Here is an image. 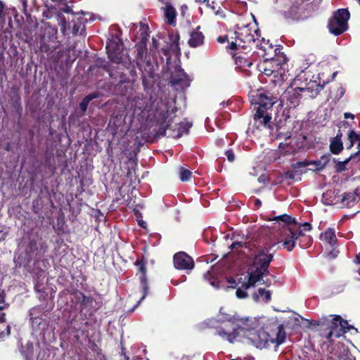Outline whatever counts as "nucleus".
<instances>
[{
    "mask_svg": "<svg viewBox=\"0 0 360 360\" xmlns=\"http://www.w3.org/2000/svg\"><path fill=\"white\" fill-rule=\"evenodd\" d=\"M252 298L255 302H268L271 300V292L264 288H259L252 295Z\"/></svg>",
    "mask_w": 360,
    "mask_h": 360,
    "instance_id": "23",
    "label": "nucleus"
},
{
    "mask_svg": "<svg viewBox=\"0 0 360 360\" xmlns=\"http://www.w3.org/2000/svg\"><path fill=\"white\" fill-rule=\"evenodd\" d=\"M35 290L38 292L42 291L43 288L41 287V285L39 284V283H37L35 284Z\"/></svg>",
    "mask_w": 360,
    "mask_h": 360,
    "instance_id": "56",
    "label": "nucleus"
},
{
    "mask_svg": "<svg viewBox=\"0 0 360 360\" xmlns=\"http://www.w3.org/2000/svg\"><path fill=\"white\" fill-rule=\"evenodd\" d=\"M354 198H355V197L354 196L353 194L348 193V194H346L345 195H344V197L342 198V202H344L345 201H346L347 200H350V199L354 200Z\"/></svg>",
    "mask_w": 360,
    "mask_h": 360,
    "instance_id": "48",
    "label": "nucleus"
},
{
    "mask_svg": "<svg viewBox=\"0 0 360 360\" xmlns=\"http://www.w3.org/2000/svg\"><path fill=\"white\" fill-rule=\"evenodd\" d=\"M273 257L274 253H269L268 248L257 249L248 274L238 278L237 281L232 278H227V283L229 284L227 288L244 287L245 289H248L260 282L263 276L269 273L268 268Z\"/></svg>",
    "mask_w": 360,
    "mask_h": 360,
    "instance_id": "2",
    "label": "nucleus"
},
{
    "mask_svg": "<svg viewBox=\"0 0 360 360\" xmlns=\"http://www.w3.org/2000/svg\"><path fill=\"white\" fill-rule=\"evenodd\" d=\"M171 112H169L167 105L161 103L155 111V117L157 120L158 124L160 125V134L162 136L166 135V131L171 125L172 122Z\"/></svg>",
    "mask_w": 360,
    "mask_h": 360,
    "instance_id": "11",
    "label": "nucleus"
},
{
    "mask_svg": "<svg viewBox=\"0 0 360 360\" xmlns=\"http://www.w3.org/2000/svg\"><path fill=\"white\" fill-rule=\"evenodd\" d=\"M344 117L345 119H348V118L354 119V115L353 114L350 113V112H345L344 114Z\"/></svg>",
    "mask_w": 360,
    "mask_h": 360,
    "instance_id": "54",
    "label": "nucleus"
},
{
    "mask_svg": "<svg viewBox=\"0 0 360 360\" xmlns=\"http://www.w3.org/2000/svg\"><path fill=\"white\" fill-rule=\"evenodd\" d=\"M330 194V192H326V193H323V200L324 201V202L327 205H330L332 203V201L330 202H328V199H327V196L329 195Z\"/></svg>",
    "mask_w": 360,
    "mask_h": 360,
    "instance_id": "49",
    "label": "nucleus"
},
{
    "mask_svg": "<svg viewBox=\"0 0 360 360\" xmlns=\"http://www.w3.org/2000/svg\"><path fill=\"white\" fill-rule=\"evenodd\" d=\"M281 226L276 236L278 242L272 245L271 248H267L269 250L277 244L282 243V246L288 252H291L295 246L296 240L299 236H302V230H296L295 226L296 224L295 219L288 214H281L273 218ZM272 253L274 254V252Z\"/></svg>",
    "mask_w": 360,
    "mask_h": 360,
    "instance_id": "3",
    "label": "nucleus"
},
{
    "mask_svg": "<svg viewBox=\"0 0 360 360\" xmlns=\"http://www.w3.org/2000/svg\"><path fill=\"white\" fill-rule=\"evenodd\" d=\"M6 326H8V324H6V323H4L2 325H1V330L6 331Z\"/></svg>",
    "mask_w": 360,
    "mask_h": 360,
    "instance_id": "63",
    "label": "nucleus"
},
{
    "mask_svg": "<svg viewBox=\"0 0 360 360\" xmlns=\"http://www.w3.org/2000/svg\"><path fill=\"white\" fill-rule=\"evenodd\" d=\"M152 44L153 48L156 49L158 47V40L155 37L152 39Z\"/></svg>",
    "mask_w": 360,
    "mask_h": 360,
    "instance_id": "55",
    "label": "nucleus"
},
{
    "mask_svg": "<svg viewBox=\"0 0 360 360\" xmlns=\"http://www.w3.org/2000/svg\"><path fill=\"white\" fill-rule=\"evenodd\" d=\"M191 124L188 122H181L176 126V129H172V133L170 136L174 138H179L183 134H187Z\"/></svg>",
    "mask_w": 360,
    "mask_h": 360,
    "instance_id": "22",
    "label": "nucleus"
},
{
    "mask_svg": "<svg viewBox=\"0 0 360 360\" xmlns=\"http://www.w3.org/2000/svg\"><path fill=\"white\" fill-rule=\"evenodd\" d=\"M330 151L333 154L340 153L343 149L342 143L340 141V139H338L337 138L333 139L330 143Z\"/></svg>",
    "mask_w": 360,
    "mask_h": 360,
    "instance_id": "30",
    "label": "nucleus"
},
{
    "mask_svg": "<svg viewBox=\"0 0 360 360\" xmlns=\"http://www.w3.org/2000/svg\"><path fill=\"white\" fill-rule=\"evenodd\" d=\"M136 264L139 266V270L142 273L140 277V281L143 294L141 299L137 302L136 304L131 309V311H134V309L141 304V302L145 299V297L148 293V286L146 283V268L144 266V264L141 262H136Z\"/></svg>",
    "mask_w": 360,
    "mask_h": 360,
    "instance_id": "18",
    "label": "nucleus"
},
{
    "mask_svg": "<svg viewBox=\"0 0 360 360\" xmlns=\"http://www.w3.org/2000/svg\"><path fill=\"white\" fill-rule=\"evenodd\" d=\"M236 288V295L238 298L244 299L248 297L247 289H245L244 287H238Z\"/></svg>",
    "mask_w": 360,
    "mask_h": 360,
    "instance_id": "37",
    "label": "nucleus"
},
{
    "mask_svg": "<svg viewBox=\"0 0 360 360\" xmlns=\"http://www.w3.org/2000/svg\"><path fill=\"white\" fill-rule=\"evenodd\" d=\"M356 262L360 264V252L356 257Z\"/></svg>",
    "mask_w": 360,
    "mask_h": 360,
    "instance_id": "61",
    "label": "nucleus"
},
{
    "mask_svg": "<svg viewBox=\"0 0 360 360\" xmlns=\"http://www.w3.org/2000/svg\"><path fill=\"white\" fill-rule=\"evenodd\" d=\"M302 227H303V229L305 231H309L311 229V224L309 223H307V222H305L302 224Z\"/></svg>",
    "mask_w": 360,
    "mask_h": 360,
    "instance_id": "51",
    "label": "nucleus"
},
{
    "mask_svg": "<svg viewBox=\"0 0 360 360\" xmlns=\"http://www.w3.org/2000/svg\"><path fill=\"white\" fill-rule=\"evenodd\" d=\"M89 101L84 97L79 104V108L82 112H85L87 109Z\"/></svg>",
    "mask_w": 360,
    "mask_h": 360,
    "instance_id": "39",
    "label": "nucleus"
},
{
    "mask_svg": "<svg viewBox=\"0 0 360 360\" xmlns=\"http://www.w3.org/2000/svg\"><path fill=\"white\" fill-rule=\"evenodd\" d=\"M38 310L39 309L38 308H32V309H30V319L32 321V324H39V323H38V316H37V313H38Z\"/></svg>",
    "mask_w": 360,
    "mask_h": 360,
    "instance_id": "36",
    "label": "nucleus"
},
{
    "mask_svg": "<svg viewBox=\"0 0 360 360\" xmlns=\"http://www.w3.org/2000/svg\"><path fill=\"white\" fill-rule=\"evenodd\" d=\"M236 39L239 41L238 46L245 47L246 46H250V44H255L256 47L266 51V45L269 44V41H265L262 39V41L264 45L262 44H259V41H256L254 35L251 34L248 27H238L237 30L235 31Z\"/></svg>",
    "mask_w": 360,
    "mask_h": 360,
    "instance_id": "10",
    "label": "nucleus"
},
{
    "mask_svg": "<svg viewBox=\"0 0 360 360\" xmlns=\"http://www.w3.org/2000/svg\"><path fill=\"white\" fill-rule=\"evenodd\" d=\"M4 303V290L0 289V310L4 309V306L2 305Z\"/></svg>",
    "mask_w": 360,
    "mask_h": 360,
    "instance_id": "45",
    "label": "nucleus"
},
{
    "mask_svg": "<svg viewBox=\"0 0 360 360\" xmlns=\"http://www.w3.org/2000/svg\"><path fill=\"white\" fill-rule=\"evenodd\" d=\"M256 103L258 104L257 110L267 111L277 101V97L273 96L270 93H261L257 95Z\"/></svg>",
    "mask_w": 360,
    "mask_h": 360,
    "instance_id": "15",
    "label": "nucleus"
},
{
    "mask_svg": "<svg viewBox=\"0 0 360 360\" xmlns=\"http://www.w3.org/2000/svg\"><path fill=\"white\" fill-rule=\"evenodd\" d=\"M203 278L205 281H207L215 289H219L221 288L219 282L216 278H214L211 271H207L203 275Z\"/></svg>",
    "mask_w": 360,
    "mask_h": 360,
    "instance_id": "29",
    "label": "nucleus"
},
{
    "mask_svg": "<svg viewBox=\"0 0 360 360\" xmlns=\"http://www.w3.org/2000/svg\"><path fill=\"white\" fill-rule=\"evenodd\" d=\"M82 296L81 303L83 305H87L92 302V299L90 297L86 296L83 294H80Z\"/></svg>",
    "mask_w": 360,
    "mask_h": 360,
    "instance_id": "40",
    "label": "nucleus"
},
{
    "mask_svg": "<svg viewBox=\"0 0 360 360\" xmlns=\"http://www.w3.org/2000/svg\"><path fill=\"white\" fill-rule=\"evenodd\" d=\"M239 41L236 39V42H231L229 45V49L234 50L236 49L237 46H238Z\"/></svg>",
    "mask_w": 360,
    "mask_h": 360,
    "instance_id": "50",
    "label": "nucleus"
},
{
    "mask_svg": "<svg viewBox=\"0 0 360 360\" xmlns=\"http://www.w3.org/2000/svg\"><path fill=\"white\" fill-rule=\"evenodd\" d=\"M245 245L244 243L243 242H239V241H236V242H233L231 245H230V248L231 249H237L238 248H241L243 247V245Z\"/></svg>",
    "mask_w": 360,
    "mask_h": 360,
    "instance_id": "44",
    "label": "nucleus"
},
{
    "mask_svg": "<svg viewBox=\"0 0 360 360\" xmlns=\"http://www.w3.org/2000/svg\"><path fill=\"white\" fill-rule=\"evenodd\" d=\"M4 14V6L1 2L0 1V18H2Z\"/></svg>",
    "mask_w": 360,
    "mask_h": 360,
    "instance_id": "58",
    "label": "nucleus"
},
{
    "mask_svg": "<svg viewBox=\"0 0 360 360\" xmlns=\"http://www.w3.org/2000/svg\"><path fill=\"white\" fill-rule=\"evenodd\" d=\"M297 87L288 88L282 96L279 105H284L285 100H286V105L288 108H295L300 104L302 99V94Z\"/></svg>",
    "mask_w": 360,
    "mask_h": 360,
    "instance_id": "12",
    "label": "nucleus"
},
{
    "mask_svg": "<svg viewBox=\"0 0 360 360\" xmlns=\"http://www.w3.org/2000/svg\"><path fill=\"white\" fill-rule=\"evenodd\" d=\"M27 350L24 351L22 350V352L23 353L25 359L27 360H30L32 358L33 356V344L31 342H27L26 345Z\"/></svg>",
    "mask_w": 360,
    "mask_h": 360,
    "instance_id": "35",
    "label": "nucleus"
},
{
    "mask_svg": "<svg viewBox=\"0 0 360 360\" xmlns=\"http://www.w3.org/2000/svg\"><path fill=\"white\" fill-rule=\"evenodd\" d=\"M255 205L257 207H259L262 205V202L259 199H255Z\"/></svg>",
    "mask_w": 360,
    "mask_h": 360,
    "instance_id": "59",
    "label": "nucleus"
},
{
    "mask_svg": "<svg viewBox=\"0 0 360 360\" xmlns=\"http://www.w3.org/2000/svg\"><path fill=\"white\" fill-rule=\"evenodd\" d=\"M5 323V314L0 310V338H4L10 334V326H6V331L1 330V325Z\"/></svg>",
    "mask_w": 360,
    "mask_h": 360,
    "instance_id": "31",
    "label": "nucleus"
},
{
    "mask_svg": "<svg viewBox=\"0 0 360 360\" xmlns=\"http://www.w3.org/2000/svg\"><path fill=\"white\" fill-rule=\"evenodd\" d=\"M354 142L350 141V143L347 146V149H350L354 146Z\"/></svg>",
    "mask_w": 360,
    "mask_h": 360,
    "instance_id": "64",
    "label": "nucleus"
},
{
    "mask_svg": "<svg viewBox=\"0 0 360 360\" xmlns=\"http://www.w3.org/2000/svg\"><path fill=\"white\" fill-rule=\"evenodd\" d=\"M286 58L283 55L276 56L271 58H266L257 65V69L266 76L283 74Z\"/></svg>",
    "mask_w": 360,
    "mask_h": 360,
    "instance_id": "5",
    "label": "nucleus"
},
{
    "mask_svg": "<svg viewBox=\"0 0 360 360\" xmlns=\"http://www.w3.org/2000/svg\"><path fill=\"white\" fill-rule=\"evenodd\" d=\"M139 224L141 227H145L146 222L142 221V220H141V221H139Z\"/></svg>",
    "mask_w": 360,
    "mask_h": 360,
    "instance_id": "62",
    "label": "nucleus"
},
{
    "mask_svg": "<svg viewBox=\"0 0 360 360\" xmlns=\"http://www.w3.org/2000/svg\"><path fill=\"white\" fill-rule=\"evenodd\" d=\"M86 15H90L89 13H82L78 15L73 21L72 34L75 35H82L85 31V23L87 22Z\"/></svg>",
    "mask_w": 360,
    "mask_h": 360,
    "instance_id": "19",
    "label": "nucleus"
},
{
    "mask_svg": "<svg viewBox=\"0 0 360 360\" xmlns=\"http://www.w3.org/2000/svg\"><path fill=\"white\" fill-rule=\"evenodd\" d=\"M308 162L307 161H298L294 164H292V167L295 169H300L301 168L305 167L308 166Z\"/></svg>",
    "mask_w": 360,
    "mask_h": 360,
    "instance_id": "38",
    "label": "nucleus"
},
{
    "mask_svg": "<svg viewBox=\"0 0 360 360\" xmlns=\"http://www.w3.org/2000/svg\"><path fill=\"white\" fill-rule=\"evenodd\" d=\"M57 28L47 25L44 30V34L40 40V49L45 53H52L60 46L57 37Z\"/></svg>",
    "mask_w": 360,
    "mask_h": 360,
    "instance_id": "8",
    "label": "nucleus"
},
{
    "mask_svg": "<svg viewBox=\"0 0 360 360\" xmlns=\"http://www.w3.org/2000/svg\"><path fill=\"white\" fill-rule=\"evenodd\" d=\"M200 27L190 33V39L188 44L190 47L196 48L200 46L204 43L205 37L203 34L199 31Z\"/></svg>",
    "mask_w": 360,
    "mask_h": 360,
    "instance_id": "21",
    "label": "nucleus"
},
{
    "mask_svg": "<svg viewBox=\"0 0 360 360\" xmlns=\"http://www.w3.org/2000/svg\"><path fill=\"white\" fill-rule=\"evenodd\" d=\"M225 154L229 162H233L235 160V155L232 150H226Z\"/></svg>",
    "mask_w": 360,
    "mask_h": 360,
    "instance_id": "43",
    "label": "nucleus"
},
{
    "mask_svg": "<svg viewBox=\"0 0 360 360\" xmlns=\"http://www.w3.org/2000/svg\"><path fill=\"white\" fill-rule=\"evenodd\" d=\"M321 238L322 240H324L330 245H333L336 241L335 231L332 229H327L321 235Z\"/></svg>",
    "mask_w": 360,
    "mask_h": 360,
    "instance_id": "27",
    "label": "nucleus"
},
{
    "mask_svg": "<svg viewBox=\"0 0 360 360\" xmlns=\"http://www.w3.org/2000/svg\"><path fill=\"white\" fill-rule=\"evenodd\" d=\"M64 11L65 13H71L72 12V8L68 6H66V8L64 9Z\"/></svg>",
    "mask_w": 360,
    "mask_h": 360,
    "instance_id": "60",
    "label": "nucleus"
},
{
    "mask_svg": "<svg viewBox=\"0 0 360 360\" xmlns=\"http://www.w3.org/2000/svg\"><path fill=\"white\" fill-rule=\"evenodd\" d=\"M99 96H100L99 92H93V93H91V94H88L87 96H86L85 98L90 102L91 101H92L94 98H99Z\"/></svg>",
    "mask_w": 360,
    "mask_h": 360,
    "instance_id": "42",
    "label": "nucleus"
},
{
    "mask_svg": "<svg viewBox=\"0 0 360 360\" xmlns=\"http://www.w3.org/2000/svg\"><path fill=\"white\" fill-rule=\"evenodd\" d=\"M350 13L347 9L340 8L335 11L328 22V29L330 33L335 36L340 35L348 29V20Z\"/></svg>",
    "mask_w": 360,
    "mask_h": 360,
    "instance_id": "7",
    "label": "nucleus"
},
{
    "mask_svg": "<svg viewBox=\"0 0 360 360\" xmlns=\"http://www.w3.org/2000/svg\"><path fill=\"white\" fill-rule=\"evenodd\" d=\"M192 172L183 167L179 168V178L182 181H188L192 176Z\"/></svg>",
    "mask_w": 360,
    "mask_h": 360,
    "instance_id": "32",
    "label": "nucleus"
},
{
    "mask_svg": "<svg viewBox=\"0 0 360 360\" xmlns=\"http://www.w3.org/2000/svg\"><path fill=\"white\" fill-rule=\"evenodd\" d=\"M271 119V115L266 111H256L254 115L255 125L257 128L267 127Z\"/></svg>",
    "mask_w": 360,
    "mask_h": 360,
    "instance_id": "20",
    "label": "nucleus"
},
{
    "mask_svg": "<svg viewBox=\"0 0 360 360\" xmlns=\"http://www.w3.org/2000/svg\"><path fill=\"white\" fill-rule=\"evenodd\" d=\"M302 94V98H315L318 94L323 89V84H318L316 80H310L305 87H297Z\"/></svg>",
    "mask_w": 360,
    "mask_h": 360,
    "instance_id": "14",
    "label": "nucleus"
},
{
    "mask_svg": "<svg viewBox=\"0 0 360 360\" xmlns=\"http://www.w3.org/2000/svg\"><path fill=\"white\" fill-rule=\"evenodd\" d=\"M37 249V245L35 241H30L27 247V260L30 261L34 257V251Z\"/></svg>",
    "mask_w": 360,
    "mask_h": 360,
    "instance_id": "33",
    "label": "nucleus"
},
{
    "mask_svg": "<svg viewBox=\"0 0 360 360\" xmlns=\"http://www.w3.org/2000/svg\"><path fill=\"white\" fill-rule=\"evenodd\" d=\"M123 44L121 40L116 37L110 40L106 45L107 53L109 59L117 64H127L128 58L122 53Z\"/></svg>",
    "mask_w": 360,
    "mask_h": 360,
    "instance_id": "9",
    "label": "nucleus"
},
{
    "mask_svg": "<svg viewBox=\"0 0 360 360\" xmlns=\"http://www.w3.org/2000/svg\"><path fill=\"white\" fill-rule=\"evenodd\" d=\"M248 318L238 319L228 314L224 308H220L216 319L210 321V326L216 328V334L222 339L232 343L238 337H244V342L251 344L257 349L268 348L274 345L275 350L285 340V333L282 326L278 327L271 335L263 330L255 331V321L249 324Z\"/></svg>",
    "mask_w": 360,
    "mask_h": 360,
    "instance_id": "1",
    "label": "nucleus"
},
{
    "mask_svg": "<svg viewBox=\"0 0 360 360\" xmlns=\"http://www.w3.org/2000/svg\"><path fill=\"white\" fill-rule=\"evenodd\" d=\"M236 64L247 65L248 67H250L252 65V63L250 62H248L245 60H243L241 57H238L236 60Z\"/></svg>",
    "mask_w": 360,
    "mask_h": 360,
    "instance_id": "41",
    "label": "nucleus"
},
{
    "mask_svg": "<svg viewBox=\"0 0 360 360\" xmlns=\"http://www.w3.org/2000/svg\"><path fill=\"white\" fill-rule=\"evenodd\" d=\"M134 114L137 115L139 117H143L146 115V118L149 117L150 108L148 106V101L141 98H136L134 101Z\"/></svg>",
    "mask_w": 360,
    "mask_h": 360,
    "instance_id": "17",
    "label": "nucleus"
},
{
    "mask_svg": "<svg viewBox=\"0 0 360 360\" xmlns=\"http://www.w3.org/2000/svg\"><path fill=\"white\" fill-rule=\"evenodd\" d=\"M349 141L358 143L359 152H360V133H357L353 130L350 131L348 135Z\"/></svg>",
    "mask_w": 360,
    "mask_h": 360,
    "instance_id": "34",
    "label": "nucleus"
},
{
    "mask_svg": "<svg viewBox=\"0 0 360 360\" xmlns=\"http://www.w3.org/2000/svg\"><path fill=\"white\" fill-rule=\"evenodd\" d=\"M328 162V157L323 156L321 158V159L319 160L308 162V163H309L308 166L309 165L313 166V168L311 169L312 170L321 171L326 167Z\"/></svg>",
    "mask_w": 360,
    "mask_h": 360,
    "instance_id": "26",
    "label": "nucleus"
},
{
    "mask_svg": "<svg viewBox=\"0 0 360 360\" xmlns=\"http://www.w3.org/2000/svg\"><path fill=\"white\" fill-rule=\"evenodd\" d=\"M226 41H227L226 37H219L217 38V41L219 43H221V44L225 43Z\"/></svg>",
    "mask_w": 360,
    "mask_h": 360,
    "instance_id": "53",
    "label": "nucleus"
},
{
    "mask_svg": "<svg viewBox=\"0 0 360 360\" xmlns=\"http://www.w3.org/2000/svg\"><path fill=\"white\" fill-rule=\"evenodd\" d=\"M203 3H206L207 6L214 13V15L218 18L224 19L226 18V13L224 11L222 10L221 8L219 6L217 8L215 6L216 3L214 1H212V3H210L209 0H203Z\"/></svg>",
    "mask_w": 360,
    "mask_h": 360,
    "instance_id": "25",
    "label": "nucleus"
},
{
    "mask_svg": "<svg viewBox=\"0 0 360 360\" xmlns=\"http://www.w3.org/2000/svg\"><path fill=\"white\" fill-rule=\"evenodd\" d=\"M174 265L178 269L191 271L194 268V262L188 255L180 252L174 256Z\"/></svg>",
    "mask_w": 360,
    "mask_h": 360,
    "instance_id": "13",
    "label": "nucleus"
},
{
    "mask_svg": "<svg viewBox=\"0 0 360 360\" xmlns=\"http://www.w3.org/2000/svg\"><path fill=\"white\" fill-rule=\"evenodd\" d=\"M172 85H179L182 88L190 86L191 79L181 68H176V73L171 77Z\"/></svg>",
    "mask_w": 360,
    "mask_h": 360,
    "instance_id": "16",
    "label": "nucleus"
},
{
    "mask_svg": "<svg viewBox=\"0 0 360 360\" xmlns=\"http://www.w3.org/2000/svg\"><path fill=\"white\" fill-rule=\"evenodd\" d=\"M149 27L147 25L141 22L139 30V37L140 38V44L138 46V56L139 58H142L146 55V76L149 77H153L155 71L154 65L149 59H147V42L149 38Z\"/></svg>",
    "mask_w": 360,
    "mask_h": 360,
    "instance_id": "6",
    "label": "nucleus"
},
{
    "mask_svg": "<svg viewBox=\"0 0 360 360\" xmlns=\"http://www.w3.org/2000/svg\"><path fill=\"white\" fill-rule=\"evenodd\" d=\"M180 10H181V15L184 16L185 15V13L188 10V7L186 4H184L181 6Z\"/></svg>",
    "mask_w": 360,
    "mask_h": 360,
    "instance_id": "52",
    "label": "nucleus"
},
{
    "mask_svg": "<svg viewBox=\"0 0 360 360\" xmlns=\"http://www.w3.org/2000/svg\"><path fill=\"white\" fill-rule=\"evenodd\" d=\"M165 18L167 22L169 25H174L175 23L176 11L175 8L171 5H167L165 8Z\"/></svg>",
    "mask_w": 360,
    "mask_h": 360,
    "instance_id": "24",
    "label": "nucleus"
},
{
    "mask_svg": "<svg viewBox=\"0 0 360 360\" xmlns=\"http://www.w3.org/2000/svg\"><path fill=\"white\" fill-rule=\"evenodd\" d=\"M66 28V21L65 19L63 18V19H61V32L63 34H65Z\"/></svg>",
    "mask_w": 360,
    "mask_h": 360,
    "instance_id": "47",
    "label": "nucleus"
},
{
    "mask_svg": "<svg viewBox=\"0 0 360 360\" xmlns=\"http://www.w3.org/2000/svg\"><path fill=\"white\" fill-rule=\"evenodd\" d=\"M320 326L321 336L329 341H332L333 338L341 337L344 333L353 328L348 322L343 320L340 316L330 315L321 318L316 323Z\"/></svg>",
    "mask_w": 360,
    "mask_h": 360,
    "instance_id": "4",
    "label": "nucleus"
},
{
    "mask_svg": "<svg viewBox=\"0 0 360 360\" xmlns=\"http://www.w3.org/2000/svg\"><path fill=\"white\" fill-rule=\"evenodd\" d=\"M286 177L290 178V179H293V178H294V174H293V172H288L286 173Z\"/></svg>",
    "mask_w": 360,
    "mask_h": 360,
    "instance_id": "57",
    "label": "nucleus"
},
{
    "mask_svg": "<svg viewBox=\"0 0 360 360\" xmlns=\"http://www.w3.org/2000/svg\"><path fill=\"white\" fill-rule=\"evenodd\" d=\"M20 2L22 4V11L25 14H27V0H19Z\"/></svg>",
    "mask_w": 360,
    "mask_h": 360,
    "instance_id": "46",
    "label": "nucleus"
},
{
    "mask_svg": "<svg viewBox=\"0 0 360 360\" xmlns=\"http://www.w3.org/2000/svg\"><path fill=\"white\" fill-rule=\"evenodd\" d=\"M359 152H356L354 154H352L348 158L345 159L344 161H338L336 162L335 165V169L338 172H342L343 171H345L347 167L346 165L348 164V162L354 159L355 157L357 156Z\"/></svg>",
    "mask_w": 360,
    "mask_h": 360,
    "instance_id": "28",
    "label": "nucleus"
}]
</instances>
